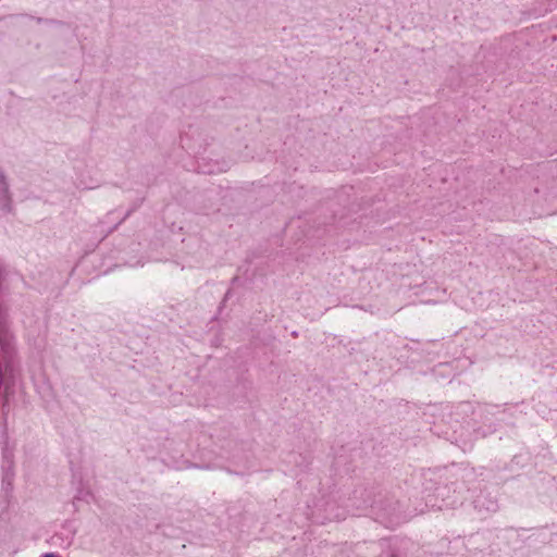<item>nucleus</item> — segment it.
<instances>
[{"label":"nucleus","instance_id":"f257e3e1","mask_svg":"<svg viewBox=\"0 0 557 557\" xmlns=\"http://www.w3.org/2000/svg\"><path fill=\"white\" fill-rule=\"evenodd\" d=\"M0 191H7V185L4 183L3 176L0 174Z\"/></svg>","mask_w":557,"mask_h":557},{"label":"nucleus","instance_id":"f03ea898","mask_svg":"<svg viewBox=\"0 0 557 557\" xmlns=\"http://www.w3.org/2000/svg\"><path fill=\"white\" fill-rule=\"evenodd\" d=\"M41 557H58V555L54 553H46Z\"/></svg>","mask_w":557,"mask_h":557}]
</instances>
